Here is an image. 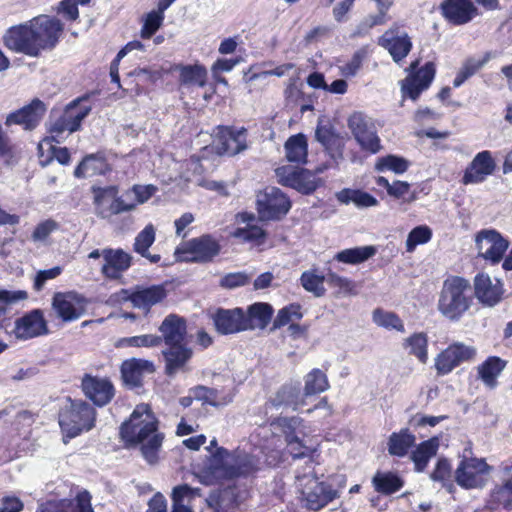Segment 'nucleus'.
<instances>
[{
    "label": "nucleus",
    "instance_id": "1",
    "mask_svg": "<svg viewBox=\"0 0 512 512\" xmlns=\"http://www.w3.org/2000/svg\"><path fill=\"white\" fill-rule=\"evenodd\" d=\"M63 31V24L54 17L40 15L7 29L4 45L11 51L29 57H38L44 50H52Z\"/></svg>",
    "mask_w": 512,
    "mask_h": 512
},
{
    "label": "nucleus",
    "instance_id": "2",
    "mask_svg": "<svg viewBox=\"0 0 512 512\" xmlns=\"http://www.w3.org/2000/svg\"><path fill=\"white\" fill-rule=\"evenodd\" d=\"M157 420L149 405H137L128 421L120 428L122 439L131 445L141 444L142 456L149 464H155L164 436L157 430Z\"/></svg>",
    "mask_w": 512,
    "mask_h": 512
},
{
    "label": "nucleus",
    "instance_id": "3",
    "mask_svg": "<svg viewBox=\"0 0 512 512\" xmlns=\"http://www.w3.org/2000/svg\"><path fill=\"white\" fill-rule=\"evenodd\" d=\"M258 469L257 459L244 452H229L225 448H217L208 460L205 472L216 480H233L247 477Z\"/></svg>",
    "mask_w": 512,
    "mask_h": 512
},
{
    "label": "nucleus",
    "instance_id": "4",
    "mask_svg": "<svg viewBox=\"0 0 512 512\" xmlns=\"http://www.w3.org/2000/svg\"><path fill=\"white\" fill-rule=\"evenodd\" d=\"M473 303L470 282L460 276H450L444 282L438 299V310L447 319L458 321Z\"/></svg>",
    "mask_w": 512,
    "mask_h": 512
},
{
    "label": "nucleus",
    "instance_id": "5",
    "mask_svg": "<svg viewBox=\"0 0 512 512\" xmlns=\"http://www.w3.org/2000/svg\"><path fill=\"white\" fill-rule=\"evenodd\" d=\"M96 412L87 402L82 400L72 401L59 416V424L68 437H75L83 431H89L94 427Z\"/></svg>",
    "mask_w": 512,
    "mask_h": 512
},
{
    "label": "nucleus",
    "instance_id": "6",
    "mask_svg": "<svg viewBox=\"0 0 512 512\" xmlns=\"http://www.w3.org/2000/svg\"><path fill=\"white\" fill-rule=\"evenodd\" d=\"M84 98H77L66 105L62 114L50 122L49 132L52 141L60 142L64 132L73 133L80 129L82 121L88 116L91 107L82 105Z\"/></svg>",
    "mask_w": 512,
    "mask_h": 512
},
{
    "label": "nucleus",
    "instance_id": "7",
    "mask_svg": "<svg viewBox=\"0 0 512 512\" xmlns=\"http://www.w3.org/2000/svg\"><path fill=\"white\" fill-rule=\"evenodd\" d=\"M297 486L306 501V507L318 511L337 498L338 491L325 482H319L314 475L296 476Z\"/></svg>",
    "mask_w": 512,
    "mask_h": 512
},
{
    "label": "nucleus",
    "instance_id": "8",
    "mask_svg": "<svg viewBox=\"0 0 512 512\" xmlns=\"http://www.w3.org/2000/svg\"><path fill=\"white\" fill-rule=\"evenodd\" d=\"M93 204L95 214L103 219L110 218L123 212L135 209V203H125L123 199L118 197L117 186H92Z\"/></svg>",
    "mask_w": 512,
    "mask_h": 512
},
{
    "label": "nucleus",
    "instance_id": "9",
    "mask_svg": "<svg viewBox=\"0 0 512 512\" xmlns=\"http://www.w3.org/2000/svg\"><path fill=\"white\" fill-rule=\"evenodd\" d=\"M219 252L220 244L207 234L188 240L176 249L180 261L193 263L211 262Z\"/></svg>",
    "mask_w": 512,
    "mask_h": 512
},
{
    "label": "nucleus",
    "instance_id": "10",
    "mask_svg": "<svg viewBox=\"0 0 512 512\" xmlns=\"http://www.w3.org/2000/svg\"><path fill=\"white\" fill-rule=\"evenodd\" d=\"M348 128L362 150L377 153L381 149L380 138L374 120L363 112H354L348 118Z\"/></svg>",
    "mask_w": 512,
    "mask_h": 512
},
{
    "label": "nucleus",
    "instance_id": "11",
    "mask_svg": "<svg viewBox=\"0 0 512 512\" xmlns=\"http://www.w3.org/2000/svg\"><path fill=\"white\" fill-rule=\"evenodd\" d=\"M257 211L261 220H279L290 210L287 196L276 187H267L257 195Z\"/></svg>",
    "mask_w": 512,
    "mask_h": 512
},
{
    "label": "nucleus",
    "instance_id": "12",
    "mask_svg": "<svg viewBox=\"0 0 512 512\" xmlns=\"http://www.w3.org/2000/svg\"><path fill=\"white\" fill-rule=\"evenodd\" d=\"M418 64V60L410 64L408 68L410 73L401 82L403 97H409L413 101L417 100L419 95L430 86L436 72L433 62H427L422 68L416 70Z\"/></svg>",
    "mask_w": 512,
    "mask_h": 512
},
{
    "label": "nucleus",
    "instance_id": "13",
    "mask_svg": "<svg viewBox=\"0 0 512 512\" xmlns=\"http://www.w3.org/2000/svg\"><path fill=\"white\" fill-rule=\"evenodd\" d=\"M475 244L478 255L492 264L499 263L505 251L509 247V242L494 229H484L477 233Z\"/></svg>",
    "mask_w": 512,
    "mask_h": 512
},
{
    "label": "nucleus",
    "instance_id": "14",
    "mask_svg": "<svg viewBox=\"0 0 512 512\" xmlns=\"http://www.w3.org/2000/svg\"><path fill=\"white\" fill-rule=\"evenodd\" d=\"M122 299L128 300L135 308L146 312L158 303H161L167 296L164 285H152L149 287L136 286L132 289H122L120 291Z\"/></svg>",
    "mask_w": 512,
    "mask_h": 512
},
{
    "label": "nucleus",
    "instance_id": "15",
    "mask_svg": "<svg viewBox=\"0 0 512 512\" xmlns=\"http://www.w3.org/2000/svg\"><path fill=\"white\" fill-rule=\"evenodd\" d=\"M475 355L476 349L473 346L455 342L437 356L435 359L436 370L438 374H448L462 362L472 360Z\"/></svg>",
    "mask_w": 512,
    "mask_h": 512
},
{
    "label": "nucleus",
    "instance_id": "16",
    "mask_svg": "<svg viewBox=\"0 0 512 512\" xmlns=\"http://www.w3.org/2000/svg\"><path fill=\"white\" fill-rule=\"evenodd\" d=\"M48 333L47 321L40 309H34L14 322L13 334L19 340H29Z\"/></svg>",
    "mask_w": 512,
    "mask_h": 512
},
{
    "label": "nucleus",
    "instance_id": "17",
    "mask_svg": "<svg viewBox=\"0 0 512 512\" xmlns=\"http://www.w3.org/2000/svg\"><path fill=\"white\" fill-rule=\"evenodd\" d=\"M246 130H233L229 127H218L213 146L217 154L235 156L246 150Z\"/></svg>",
    "mask_w": 512,
    "mask_h": 512
},
{
    "label": "nucleus",
    "instance_id": "18",
    "mask_svg": "<svg viewBox=\"0 0 512 512\" xmlns=\"http://www.w3.org/2000/svg\"><path fill=\"white\" fill-rule=\"evenodd\" d=\"M85 306L84 298L75 292L56 293L52 300L54 311L65 322L78 319L84 314Z\"/></svg>",
    "mask_w": 512,
    "mask_h": 512
},
{
    "label": "nucleus",
    "instance_id": "19",
    "mask_svg": "<svg viewBox=\"0 0 512 512\" xmlns=\"http://www.w3.org/2000/svg\"><path fill=\"white\" fill-rule=\"evenodd\" d=\"M488 472V465L483 459L465 458L456 470L457 483L465 488H477L484 484L483 474Z\"/></svg>",
    "mask_w": 512,
    "mask_h": 512
},
{
    "label": "nucleus",
    "instance_id": "20",
    "mask_svg": "<svg viewBox=\"0 0 512 512\" xmlns=\"http://www.w3.org/2000/svg\"><path fill=\"white\" fill-rule=\"evenodd\" d=\"M47 107L38 98L33 99L28 105L7 115L5 124L22 125L25 130H33L43 118Z\"/></svg>",
    "mask_w": 512,
    "mask_h": 512
},
{
    "label": "nucleus",
    "instance_id": "21",
    "mask_svg": "<svg viewBox=\"0 0 512 512\" xmlns=\"http://www.w3.org/2000/svg\"><path fill=\"white\" fill-rule=\"evenodd\" d=\"M81 388L85 396L99 407L107 405L114 396V387L108 379L90 374L82 378Z\"/></svg>",
    "mask_w": 512,
    "mask_h": 512
},
{
    "label": "nucleus",
    "instance_id": "22",
    "mask_svg": "<svg viewBox=\"0 0 512 512\" xmlns=\"http://www.w3.org/2000/svg\"><path fill=\"white\" fill-rule=\"evenodd\" d=\"M474 293L481 304L493 307L502 299V283L488 274H478L474 279Z\"/></svg>",
    "mask_w": 512,
    "mask_h": 512
},
{
    "label": "nucleus",
    "instance_id": "23",
    "mask_svg": "<svg viewBox=\"0 0 512 512\" xmlns=\"http://www.w3.org/2000/svg\"><path fill=\"white\" fill-rule=\"evenodd\" d=\"M440 8L444 18L454 25L466 24L477 15V8L470 0H445Z\"/></svg>",
    "mask_w": 512,
    "mask_h": 512
},
{
    "label": "nucleus",
    "instance_id": "24",
    "mask_svg": "<svg viewBox=\"0 0 512 512\" xmlns=\"http://www.w3.org/2000/svg\"><path fill=\"white\" fill-rule=\"evenodd\" d=\"M378 44L388 50L395 62L404 59L412 48L410 37L397 29L387 30L378 40Z\"/></svg>",
    "mask_w": 512,
    "mask_h": 512
},
{
    "label": "nucleus",
    "instance_id": "25",
    "mask_svg": "<svg viewBox=\"0 0 512 512\" xmlns=\"http://www.w3.org/2000/svg\"><path fill=\"white\" fill-rule=\"evenodd\" d=\"M216 330L223 335L245 331L244 311L241 308H219L213 315Z\"/></svg>",
    "mask_w": 512,
    "mask_h": 512
},
{
    "label": "nucleus",
    "instance_id": "26",
    "mask_svg": "<svg viewBox=\"0 0 512 512\" xmlns=\"http://www.w3.org/2000/svg\"><path fill=\"white\" fill-rule=\"evenodd\" d=\"M271 425L275 428H279L285 434L286 442L292 448V453L295 458H300L305 455V452L301 451L303 445L297 435V432L303 433L301 430L303 420L300 417H278Z\"/></svg>",
    "mask_w": 512,
    "mask_h": 512
},
{
    "label": "nucleus",
    "instance_id": "27",
    "mask_svg": "<svg viewBox=\"0 0 512 512\" xmlns=\"http://www.w3.org/2000/svg\"><path fill=\"white\" fill-rule=\"evenodd\" d=\"M101 272L110 279H118L131 266L132 256L122 249H103Z\"/></svg>",
    "mask_w": 512,
    "mask_h": 512
},
{
    "label": "nucleus",
    "instance_id": "28",
    "mask_svg": "<svg viewBox=\"0 0 512 512\" xmlns=\"http://www.w3.org/2000/svg\"><path fill=\"white\" fill-rule=\"evenodd\" d=\"M279 182L282 185L296 189L303 194H310L318 187V181L314 175L308 171H294L290 170L287 174L286 168H279L276 170Z\"/></svg>",
    "mask_w": 512,
    "mask_h": 512
},
{
    "label": "nucleus",
    "instance_id": "29",
    "mask_svg": "<svg viewBox=\"0 0 512 512\" xmlns=\"http://www.w3.org/2000/svg\"><path fill=\"white\" fill-rule=\"evenodd\" d=\"M165 360V372L168 376H174L187 370V364L193 355V351L187 343L167 346L162 351Z\"/></svg>",
    "mask_w": 512,
    "mask_h": 512
},
{
    "label": "nucleus",
    "instance_id": "30",
    "mask_svg": "<svg viewBox=\"0 0 512 512\" xmlns=\"http://www.w3.org/2000/svg\"><path fill=\"white\" fill-rule=\"evenodd\" d=\"M162 342L167 346L187 343V326L184 318L169 314L159 326Z\"/></svg>",
    "mask_w": 512,
    "mask_h": 512
},
{
    "label": "nucleus",
    "instance_id": "31",
    "mask_svg": "<svg viewBox=\"0 0 512 512\" xmlns=\"http://www.w3.org/2000/svg\"><path fill=\"white\" fill-rule=\"evenodd\" d=\"M494 169L495 162L491 152L487 150L479 152L466 169L463 176V183H480L484 181L488 175L492 174Z\"/></svg>",
    "mask_w": 512,
    "mask_h": 512
},
{
    "label": "nucleus",
    "instance_id": "32",
    "mask_svg": "<svg viewBox=\"0 0 512 512\" xmlns=\"http://www.w3.org/2000/svg\"><path fill=\"white\" fill-rule=\"evenodd\" d=\"M154 370L151 361L136 358L124 361L121 366L123 381L131 387L141 386L144 375L151 374Z\"/></svg>",
    "mask_w": 512,
    "mask_h": 512
},
{
    "label": "nucleus",
    "instance_id": "33",
    "mask_svg": "<svg viewBox=\"0 0 512 512\" xmlns=\"http://www.w3.org/2000/svg\"><path fill=\"white\" fill-rule=\"evenodd\" d=\"M305 395L301 393L299 383L283 385L271 398L270 403L275 408H292L297 410L305 405Z\"/></svg>",
    "mask_w": 512,
    "mask_h": 512
},
{
    "label": "nucleus",
    "instance_id": "34",
    "mask_svg": "<svg viewBox=\"0 0 512 512\" xmlns=\"http://www.w3.org/2000/svg\"><path fill=\"white\" fill-rule=\"evenodd\" d=\"M273 315V308L268 303L258 302L250 305L244 313L246 330L264 329Z\"/></svg>",
    "mask_w": 512,
    "mask_h": 512
},
{
    "label": "nucleus",
    "instance_id": "35",
    "mask_svg": "<svg viewBox=\"0 0 512 512\" xmlns=\"http://www.w3.org/2000/svg\"><path fill=\"white\" fill-rule=\"evenodd\" d=\"M189 393H191L196 400L201 401L203 404H209L214 407L227 405L232 402L233 399V395L231 393L224 394L218 389L209 388L203 385H198L194 388H191Z\"/></svg>",
    "mask_w": 512,
    "mask_h": 512
},
{
    "label": "nucleus",
    "instance_id": "36",
    "mask_svg": "<svg viewBox=\"0 0 512 512\" xmlns=\"http://www.w3.org/2000/svg\"><path fill=\"white\" fill-rule=\"evenodd\" d=\"M108 170V164L103 156L90 154L83 158L74 170L76 178H88L95 175L105 174Z\"/></svg>",
    "mask_w": 512,
    "mask_h": 512
},
{
    "label": "nucleus",
    "instance_id": "37",
    "mask_svg": "<svg viewBox=\"0 0 512 512\" xmlns=\"http://www.w3.org/2000/svg\"><path fill=\"white\" fill-rule=\"evenodd\" d=\"M335 196L341 204L353 203L360 209L378 205V200L373 195L359 189L344 188L337 192Z\"/></svg>",
    "mask_w": 512,
    "mask_h": 512
},
{
    "label": "nucleus",
    "instance_id": "38",
    "mask_svg": "<svg viewBox=\"0 0 512 512\" xmlns=\"http://www.w3.org/2000/svg\"><path fill=\"white\" fill-rule=\"evenodd\" d=\"M155 241V229L153 225H147L135 238L134 251L139 253L142 257L148 259L151 263L155 264L161 260L159 254H151L148 249Z\"/></svg>",
    "mask_w": 512,
    "mask_h": 512
},
{
    "label": "nucleus",
    "instance_id": "39",
    "mask_svg": "<svg viewBox=\"0 0 512 512\" xmlns=\"http://www.w3.org/2000/svg\"><path fill=\"white\" fill-rule=\"evenodd\" d=\"M439 447V438L433 437L422 442L411 455L415 469L419 472L423 471L429 460L436 455Z\"/></svg>",
    "mask_w": 512,
    "mask_h": 512
},
{
    "label": "nucleus",
    "instance_id": "40",
    "mask_svg": "<svg viewBox=\"0 0 512 512\" xmlns=\"http://www.w3.org/2000/svg\"><path fill=\"white\" fill-rule=\"evenodd\" d=\"M506 366V362L499 357H489L479 368L478 373L482 381L490 388L496 386V379Z\"/></svg>",
    "mask_w": 512,
    "mask_h": 512
},
{
    "label": "nucleus",
    "instance_id": "41",
    "mask_svg": "<svg viewBox=\"0 0 512 512\" xmlns=\"http://www.w3.org/2000/svg\"><path fill=\"white\" fill-rule=\"evenodd\" d=\"M376 253V248L374 246H362V247H354L349 249H344L338 252L334 256V260L346 264H359L362 263Z\"/></svg>",
    "mask_w": 512,
    "mask_h": 512
},
{
    "label": "nucleus",
    "instance_id": "42",
    "mask_svg": "<svg viewBox=\"0 0 512 512\" xmlns=\"http://www.w3.org/2000/svg\"><path fill=\"white\" fill-rule=\"evenodd\" d=\"M375 490L381 494L389 495L402 488L404 482L392 472H377L372 479Z\"/></svg>",
    "mask_w": 512,
    "mask_h": 512
},
{
    "label": "nucleus",
    "instance_id": "43",
    "mask_svg": "<svg viewBox=\"0 0 512 512\" xmlns=\"http://www.w3.org/2000/svg\"><path fill=\"white\" fill-rule=\"evenodd\" d=\"M414 443L415 436L407 429H403L399 433L391 434L388 442V451L391 455L402 457L407 454Z\"/></svg>",
    "mask_w": 512,
    "mask_h": 512
},
{
    "label": "nucleus",
    "instance_id": "44",
    "mask_svg": "<svg viewBox=\"0 0 512 512\" xmlns=\"http://www.w3.org/2000/svg\"><path fill=\"white\" fill-rule=\"evenodd\" d=\"M427 346L428 338L423 332L414 333L403 343V347L408 350V353L415 356L421 363H426L428 359Z\"/></svg>",
    "mask_w": 512,
    "mask_h": 512
},
{
    "label": "nucleus",
    "instance_id": "45",
    "mask_svg": "<svg viewBox=\"0 0 512 512\" xmlns=\"http://www.w3.org/2000/svg\"><path fill=\"white\" fill-rule=\"evenodd\" d=\"M304 395L312 396L320 394L329 388L326 374L320 369L311 370L304 377Z\"/></svg>",
    "mask_w": 512,
    "mask_h": 512
},
{
    "label": "nucleus",
    "instance_id": "46",
    "mask_svg": "<svg viewBox=\"0 0 512 512\" xmlns=\"http://www.w3.org/2000/svg\"><path fill=\"white\" fill-rule=\"evenodd\" d=\"M503 485L492 493L493 500L504 507L512 505V460L503 466Z\"/></svg>",
    "mask_w": 512,
    "mask_h": 512
},
{
    "label": "nucleus",
    "instance_id": "47",
    "mask_svg": "<svg viewBox=\"0 0 512 512\" xmlns=\"http://www.w3.org/2000/svg\"><path fill=\"white\" fill-rule=\"evenodd\" d=\"M286 157L290 162H304L307 157V140L303 134L291 136L285 143Z\"/></svg>",
    "mask_w": 512,
    "mask_h": 512
},
{
    "label": "nucleus",
    "instance_id": "48",
    "mask_svg": "<svg viewBox=\"0 0 512 512\" xmlns=\"http://www.w3.org/2000/svg\"><path fill=\"white\" fill-rule=\"evenodd\" d=\"M207 71L200 65H187L180 68V81L183 85H197L203 87L206 84Z\"/></svg>",
    "mask_w": 512,
    "mask_h": 512
},
{
    "label": "nucleus",
    "instance_id": "49",
    "mask_svg": "<svg viewBox=\"0 0 512 512\" xmlns=\"http://www.w3.org/2000/svg\"><path fill=\"white\" fill-rule=\"evenodd\" d=\"M327 278L319 275L315 270L304 271L300 277L302 287L316 297H322L325 294L324 281Z\"/></svg>",
    "mask_w": 512,
    "mask_h": 512
},
{
    "label": "nucleus",
    "instance_id": "50",
    "mask_svg": "<svg viewBox=\"0 0 512 512\" xmlns=\"http://www.w3.org/2000/svg\"><path fill=\"white\" fill-rule=\"evenodd\" d=\"M63 512H93L91 495L84 490L79 492L74 499H62Z\"/></svg>",
    "mask_w": 512,
    "mask_h": 512
},
{
    "label": "nucleus",
    "instance_id": "51",
    "mask_svg": "<svg viewBox=\"0 0 512 512\" xmlns=\"http://www.w3.org/2000/svg\"><path fill=\"white\" fill-rule=\"evenodd\" d=\"M302 318L301 307L298 304H290L279 310L274 322L273 329L294 323Z\"/></svg>",
    "mask_w": 512,
    "mask_h": 512
},
{
    "label": "nucleus",
    "instance_id": "52",
    "mask_svg": "<svg viewBox=\"0 0 512 512\" xmlns=\"http://www.w3.org/2000/svg\"><path fill=\"white\" fill-rule=\"evenodd\" d=\"M373 321L380 327L404 332L403 322L395 313L376 309L373 312Z\"/></svg>",
    "mask_w": 512,
    "mask_h": 512
},
{
    "label": "nucleus",
    "instance_id": "53",
    "mask_svg": "<svg viewBox=\"0 0 512 512\" xmlns=\"http://www.w3.org/2000/svg\"><path fill=\"white\" fill-rule=\"evenodd\" d=\"M233 236L244 242L262 244L265 240L266 233L261 227L248 224L244 228H237L233 233Z\"/></svg>",
    "mask_w": 512,
    "mask_h": 512
},
{
    "label": "nucleus",
    "instance_id": "54",
    "mask_svg": "<svg viewBox=\"0 0 512 512\" xmlns=\"http://www.w3.org/2000/svg\"><path fill=\"white\" fill-rule=\"evenodd\" d=\"M162 343V337L153 334H145L123 338L119 341L120 346L131 347H157Z\"/></svg>",
    "mask_w": 512,
    "mask_h": 512
},
{
    "label": "nucleus",
    "instance_id": "55",
    "mask_svg": "<svg viewBox=\"0 0 512 512\" xmlns=\"http://www.w3.org/2000/svg\"><path fill=\"white\" fill-rule=\"evenodd\" d=\"M432 236V232L427 226H418L414 228L407 237L406 248L408 252H412L419 244L427 243Z\"/></svg>",
    "mask_w": 512,
    "mask_h": 512
},
{
    "label": "nucleus",
    "instance_id": "56",
    "mask_svg": "<svg viewBox=\"0 0 512 512\" xmlns=\"http://www.w3.org/2000/svg\"><path fill=\"white\" fill-rule=\"evenodd\" d=\"M326 281L330 286L339 288L340 292L342 293L349 295L357 294L356 284L346 277L339 276L334 272H329L327 274Z\"/></svg>",
    "mask_w": 512,
    "mask_h": 512
},
{
    "label": "nucleus",
    "instance_id": "57",
    "mask_svg": "<svg viewBox=\"0 0 512 512\" xmlns=\"http://www.w3.org/2000/svg\"><path fill=\"white\" fill-rule=\"evenodd\" d=\"M251 277V274L245 272L228 273L221 278L220 286L225 289H235L248 284Z\"/></svg>",
    "mask_w": 512,
    "mask_h": 512
},
{
    "label": "nucleus",
    "instance_id": "58",
    "mask_svg": "<svg viewBox=\"0 0 512 512\" xmlns=\"http://www.w3.org/2000/svg\"><path fill=\"white\" fill-rule=\"evenodd\" d=\"M163 18V13L159 10L148 13L141 30V37L150 38L160 28Z\"/></svg>",
    "mask_w": 512,
    "mask_h": 512
},
{
    "label": "nucleus",
    "instance_id": "59",
    "mask_svg": "<svg viewBox=\"0 0 512 512\" xmlns=\"http://www.w3.org/2000/svg\"><path fill=\"white\" fill-rule=\"evenodd\" d=\"M91 0H63L60 2L59 13L70 21H75L79 17L78 5H87Z\"/></svg>",
    "mask_w": 512,
    "mask_h": 512
},
{
    "label": "nucleus",
    "instance_id": "60",
    "mask_svg": "<svg viewBox=\"0 0 512 512\" xmlns=\"http://www.w3.org/2000/svg\"><path fill=\"white\" fill-rule=\"evenodd\" d=\"M378 168H386L400 174L407 170L408 162L403 158L390 155L381 159L380 163L378 164Z\"/></svg>",
    "mask_w": 512,
    "mask_h": 512
},
{
    "label": "nucleus",
    "instance_id": "61",
    "mask_svg": "<svg viewBox=\"0 0 512 512\" xmlns=\"http://www.w3.org/2000/svg\"><path fill=\"white\" fill-rule=\"evenodd\" d=\"M58 229V224L52 219L45 220L39 223L33 233L32 239L34 241H44L53 231Z\"/></svg>",
    "mask_w": 512,
    "mask_h": 512
},
{
    "label": "nucleus",
    "instance_id": "62",
    "mask_svg": "<svg viewBox=\"0 0 512 512\" xmlns=\"http://www.w3.org/2000/svg\"><path fill=\"white\" fill-rule=\"evenodd\" d=\"M199 489H193L187 484L179 485L173 488L172 503H186L193 499Z\"/></svg>",
    "mask_w": 512,
    "mask_h": 512
},
{
    "label": "nucleus",
    "instance_id": "63",
    "mask_svg": "<svg viewBox=\"0 0 512 512\" xmlns=\"http://www.w3.org/2000/svg\"><path fill=\"white\" fill-rule=\"evenodd\" d=\"M61 273V268L56 266L48 270H41L37 273L34 281V288L37 291H40L45 282L50 279H54L59 276Z\"/></svg>",
    "mask_w": 512,
    "mask_h": 512
},
{
    "label": "nucleus",
    "instance_id": "64",
    "mask_svg": "<svg viewBox=\"0 0 512 512\" xmlns=\"http://www.w3.org/2000/svg\"><path fill=\"white\" fill-rule=\"evenodd\" d=\"M23 509V502L17 497L6 496L2 498L0 512H20Z\"/></svg>",
    "mask_w": 512,
    "mask_h": 512
}]
</instances>
